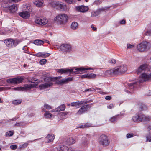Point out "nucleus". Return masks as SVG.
Listing matches in <instances>:
<instances>
[{"instance_id":"3","label":"nucleus","mask_w":151,"mask_h":151,"mask_svg":"<svg viewBox=\"0 0 151 151\" xmlns=\"http://www.w3.org/2000/svg\"><path fill=\"white\" fill-rule=\"evenodd\" d=\"M60 77L45 78L44 80L45 83L39 85V87L40 90H43L48 88L52 85L53 82L55 81L58 79H60Z\"/></svg>"},{"instance_id":"60","label":"nucleus","mask_w":151,"mask_h":151,"mask_svg":"<svg viewBox=\"0 0 151 151\" xmlns=\"http://www.w3.org/2000/svg\"><path fill=\"white\" fill-rule=\"evenodd\" d=\"M58 109V108H57L55 109L52 110V112H59Z\"/></svg>"},{"instance_id":"53","label":"nucleus","mask_w":151,"mask_h":151,"mask_svg":"<svg viewBox=\"0 0 151 151\" xmlns=\"http://www.w3.org/2000/svg\"><path fill=\"white\" fill-rule=\"evenodd\" d=\"M22 88L21 87H16L12 88V90H18V91H22Z\"/></svg>"},{"instance_id":"18","label":"nucleus","mask_w":151,"mask_h":151,"mask_svg":"<svg viewBox=\"0 0 151 151\" xmlns=\"http://www.w3.org/2000/svg\"><path fill=\"white\" fill-rule=\"evenodd\" d=\"M88 144V141L87 139L83 137L81 141V145L82 147H85Z\"/></svg>"},{"instance_id":"21","label":"nucleus","mask_w":151,"mask_h":151,"mask_svg":"<svg viewBox=\"0 0 151 151\" xmlns=\"http://www.w3.org/2000/svg\"><path fill=\"white\" fill-rule=\"evenodd\" d=\"M55 137L54 135L49 134L46 137V138L47 139V141L48 142H51L53 141Z\"/></svg>"},{"instance_id":"59","label":"nucleus","mask_w":151,"mask_h":151,"mask_svg":"<svg viewBox=\"0 0 151 151\" xmlns=\"http://www.w3.org/2000/svg\"><path fill=\"white\" fill-rule=\"evenodd\" d=\"M94 91V90H92V89L91 88H88V89H86L85 90V91Z\"/></svg>"},{"instance_id":"35","label":"nucleus","mask_w":151,"mask_h":151,"mask_svg":"<svg viewBox=\"0 0 151 151\" xmlns=\"http://www.w3.org/2000/svg\"><path fill=\"white\" fill-rule=\"evenodd\" d=\"M44 115L47 118H50L52 117V114L48 111H46Z\"/></svg>"},{"instance_id":"39","label":"nucleus","mask_w":151,"mask_h":151,"mask_svg":"<svg viewBox=\"0 0 151 151\" xmlns=\"http://www.w3.org/2000/svg\"><path fill=\"white\" fill-rule=\"evenodd\" d=\"M90 127V124H85L84 125H81L78 128H84L87 127Z\"/></svg>"},{"instance_id":"19","label":"nucleus","mask_w":151,"mask_h":151,"mask_svg":"<svg viewBox=\"0 0 151 151\" xmlns=\"http://www.w3.org/2000/svg\"><path fill=\"white\" fill-rule=\"evenodd\" d=\"M121 118L120 117L119 115H116L111 117L109 119V120L111 122H117L118 120Z\"/></svg>"},{"instance_id":"41","label":"nucleus","mask_w":151,"mask_h":151,"mask_svg":"<svg viewBox=\"0 0 151 151\" xmlns=\"http://www.w3.org/2000/svg\"><path fill=\"white\" fill-rule=\"evenodd\" d=\"M28 143H24L23 144L20 146V149H22L27 147L28 145Z\"/></svg>"},{"instance_id":"56","label":"nucleus","mask_w":151,"mask_h":151,"mask_svg":"<svg viewBox=\"0 0 151 151\" xmlns=\"http://www.w3.org/2000/svg\"><path fill=\"white\" fill-rule=\"evenodd\" d=\"M112 99V97L111 96H106L105 98V99L108 100H111Z\"/></svg>"},{"instance_id":"33","label":"nucleus","mask_w":151,"mask_h":151,"mask_svg":"<svg viewBox=\"0 0 151 151\" xmlns=\"http://www.w3.org/2000/svg\"><path fill=\"white\" fill-rule=\"evenodd\" d=\"M65 105L64 104H63L57 107L58 109L59 112L64 111L65 109Z\"/></svg>"},{"instance_id":"24","label":"nucleus","mask_w":151,"mask_h":151,"mask_svg":"<svg viewBox=\"0 0 151 151\" xmlns=\"http://www.w3.org/2000/svg\"><path fill=\"white\" fill-rule=\"evenodd\" d=\"M10 11L12 12H15L17 10V8L16 5H12L9 8Z\"/></svg>"},{"instance_id":"57","label":"nucleus","mask_w":151,"mask_h":151,"mask_svg":"<svg viewBox=\"0 0 151 151\" xmlns=\"http://www.w3.org/2000/svg\"><path fill=\"white\" fill-rule=\"evenodd\" d=\"M134 47V45H132L130 44L127 45V48H131Z\"/></svg>"},{"instance_id":"13","label":"nucleus","mask_w":151,"mask_h":151,"mask_svg":"<svg viewBox=\"0 0 151 151\" xmlns=\"http://www.w3.org/2000/svg\"><path fill=\"white\" fill-rule=\"evenodd\" d=\"M73 80V77H68L65 79H63L58 81L57 80L55 81V84L58 85H61L65 84L68 83L69 81H71Z\"/></svg>"},{"instance_id":"37","label":"nucleus","mask_w":151,"mask_h":151,"mask_svg":"<svg viewBox=\"0 0 151 151\" xmlns=\"http://www.w3.org/2000/svg\"><path fill=\"white\" fill-rule=\"evenodd\" d=\"M93 89L94 90H99V91H97V92L100 94H104L105 93L104 92L101 91V89L100 88H98L96 87L95 88H93Z\"/></svg>"},{"instance_id":"58","label":"nucleus","mask_w":151,"mask_h":151,"mask_svg":"<svg viewBox=\"0 0 151 151\" xmlns=\"http://www.w3.org/2000/svg\"><path fill=\"white\" fill-rule=\"evenodd\" d=\"M114 107V105L113 104H111L107 106V108L110 109H111Z\"/></svg>"},{"instance_id":"47","label":"nucleus","mask_w":151,"mask_h":151,"mask_svg":"<svg viewBox=\"0 0 151 151\" xmlns=\"http://www.w3.org/2000/svg\"><path fill=\"white\" fill-rule=\"evenodd\" d=\"M44 107L48 109H52V108L50 105L47 104H45L44 105Z\"/></svg>"},{"instance_id":"22","label":"nucleus","mask_w":151,"mask_h":151,"mask_svg":"<svg viewBox=\"0 0 151 151\" xmlns=\"http://www.w3.org/2000/svg\"><path fill=\"white\" fill-rule=\"evenodd\" d=\"M24 87H22V91H26L28 89H30L32 88V85L31 84H26L24 85Z\"/></svg>"},{"instance_id":"52","label":"nucleus","mask_w":151,"mask_h":151,"mask_svg":"<svg viewBox=\"0 0 151 151\" xmlns=\"http://www.w3.org/2000/svg\"><path fill=\"white\" fill-rule=\"evenodd\" d=\"M145 34L146 35L151 36V30L147 31L145 32Z\"/></svg>"},{"instance_id":"16","label":"nucleus","mask_w":151,"mask_h":151,"mask_svg":"<svg viewBox=\"0 0 151 151\" xmlns=\"http://www.w3.org/2000/svg\"><path fill=\"white\" fill-rule=\"evenodd\" d=\"M19 15L25 19H27L30 17V14L29 12L26 11L20 12L19 14Z\"/></svg>"},{"instance_id":"5","label":"nucleus","mask_w":151,"mask_h":151,"mask_svg":"<svg viewBox=\"0 0 151 151\" xmlns=\"http://www.w3.org/2000/svg\"><path fill=\"white\" fill-rule=\"evenodd\" d=\"M98 142L99 144L103 147L108 146L110 143L108 137L106 135L102 134L98 139Z\"/></svg>"},{"instance_id":"51","label":"nucleus","mask_w":151,"mask_h":151,"mask_svg":"<svg viewBox=\"0 0 151 151\" xmlns=\"http://www.w3.org/2000/svg\"><path fill=\"white\" fill-rule=\"evenodd\" d=\"M42 57L43 58H46V57H48L50 55V54L48 53H46L42 52Z\"/></svg>"},{"instance_id":"32","label":"nucleus","mask_w":151,"mask_h":151,"mask_svg":"<svg viewBox=\"0 0 151 151\" xmlns=\"http://www.w3.org/2000/svg\"><path fill=\"white\" fill-rule=\"evenodd\" d=\"M26 124L25 122H17L14 125V126L19 127L20 126H25Z\"/></svg>"},{"instance_id":"30","label":"nucleus","mask_w":151,"mask_h":151,"mask_svg":"<svg viewBox=\"0 0 151 151\" xmlns=\"http://www.w3.org/2000/svg\"><path fill=\"white\" fill-rule=\"evenodd\" d=\"M59 147L60 151H68V148L65 146L62 145Z\"/></svg>"},{"instance_id":"1","label":"nucleus","mask_w":151,"mask_h":151,"mask_svg":"<svg viewBox=\"0 0 151 151\" xmlns=\"http://www.w3.org/2000/svg\"><path fill=\"white\" fill-rule=\"evenodd\" d=\"M148 70V65L147 64H143L140 65L136 71L137 74H142L140 76L139 80L137 82L128 83V87L132 89L134 88H138L144 81L150 79L151 73L148 74L145 73V72Z\"/></svg>"},{"instance_id":"12","label":"nucleus","mask_w":151,"mask_h":151,"mask_svg":"<svg viewBox=\"0 0 151 151\" xmlns=\"http://www.w3.org/2000/svg\"><path fill=\"white\" fill-rule=\"evenodd\" d=\"M116 72L114 68L106 70L104 72V75L106 77L113 76L116 74Z\"/></svg>"},{"instance_id":"7","label":"nucleus","mask_w":151,"mask_h":151,"mask_svg":"<svg viewBox=\"0 0 151 151\" xmlns=\"http://www.w3.org/2000/svg\"><path fill=\"white\" fill-rule=\"evenodd\" d=\"M150 44L147 42H143L139 44L137 46L138 50L140 52L146 51L151 47Z\"/></svg>"},{"instance_id":"42","label":"nucleus","mask_w":151,"mask_h":151,"mask_svg":"<svg viewBox=\"0 0 151 151\" xmlns=\"http://www.w3.org/2000/svg\"><path fill=\"white\" fill-rule=\"evenodd\" d=\"M47 60L45 59H43L41 60L40 61V63L41 65H43L46 62Z\"/></svg>"},{"instance_id":"40","label":"nucleus","mask_w":151,"mask_h":151,"mask_svg":"<svg viewBox=\"0 0 151 151\" xmlns=\"http://www.w3.org/2000/svg\"><path fill=\"white\" fill-rule=\"evenodd\" d=\"M38 80L37 79L35 80V79L33 77H32L31 79H29L28 80V81L29 82H31L32 83H35V82H36V81H38Z\"/></svg>"},{"instance_id":"23","label":"nucleus","mask_w":151,"mask_h":151,"mask_svg":"<svg viewBox=\"0 0 151 151\" xmlns=\"http://www.w3.org/2000/svg\"><path fill=\"white\" fill-rule=\"evenodd\" d=\"M87 109L83 106L81 107L78 110L77 114L78 115H81L87 111Z\"/></svg>"},{"instance_id":"28","label":"nucleus","mask_w":151,"mask_h":151,"mask_svg":"<svg viewBox=\"0 0 151 151\" xmlns=\"http://www.w3.org/2000/svg\"><path fill=\"white\" fill-rule=\"evenodd\" d=\"M139 110L140 111L146 110L147 109V107L142 104H139Z\"/></svg>"},{"instance_id":"55","label":"nucleus","mask_w":151,"mask_h":151,"mask_svg":"<svg viewBox=\"0 0 151 151\" xmlns=\"http://www.w3.org/2000/svg\"><path fill=\"white\" fill-rule=\"evenodd\" d=\"M81 78H88L87 74L82 75L81 76Z\"/></svg>"},{"instance_id":"34","label":"nucleus","mask_w":151,"mask_h":151,"mask_svg":"<svg viewBox=\"0 0 151 151\" xmlns=\"http://www.w3.org/2000/svg\"><path fill=\"white\" fill-rule=\"evenodd\" d=\"M96 75L93 73H88V79L93 78L96 77Z\"/></svg>"},{"instance_id":"44","label":"nucleus","mask_w":151,"mask_h":151,"mask_svg":"<svg viewBox=\"0 0 151 151\" xmlns=\"http://www.w3.org/2000/svg\"><path fill=\"white\" fill-rule=\"evenodd\" d=\"M21 41L19 40H14V47H16L18 44H19Z\"/></svg>"},{"instance_id":"36","label":"nucleus","mask_w":151,"mask_h":151,"mask_svg":"<svg viewBox=\"0 0 151 151\" xmlns=\"http://www.w3.org/2000/svg\"><path fill=\"white\" fill-rule=\"evenodd\" d=\"M70 105L72 107H75L76 108H78L79 107L78 102L71 103Z\"/></svg>"},{"instance_id":"8","label":"nucleus","mask_w":151,"mask_h":151,"mask_svg":"<svg viewBox=\"0 0 151 151\" xmlns=\"http://www.w3.org/2000/svg\"><path fill=\"white\" fill-rule=\"evenodd\" d=\"M50 5L53 7L56 8L58 10H64L66 9L65 5H63L59 1H53L50 3Z\"/></svg>"},{"instance_id":"25","label":"nucleus","mask_w":151,"mask_h":151,"mask_svg":"<svg viewBox=\"0 0 151 151\" xmlns=\"http://www.w3.org/2000/svg\"><path fill=\"white\" fill-rule=\"evenodd\" d=\"M34 43L37 45H42L44 43V42L40 40H34Z\"/></svg>"},{"instance_id":"62","label":"nucleus","mask_w":151,"mask_h":151,"mask_svg":"<svg viewBox=\"0 0 151 151\" xmlns=\"http://www.w3.org/2000/svg\"><path fill=\"white\" fill-rule=\"evenodd\" d=\"M126 22L124 20H122L120 22V24H125Z\"/></svg>"},{"instance_id":"14","label":"nucleus","mask_w":151,"mask_h":151,"mask_svg":"<svg viewBox=\"0 0 151 151\" xmlns=\"http://www.w3.org/2000/svg\"><path fill=\"white\" fill-rule=\"evenodd\" d=\"M35 22L38 24L43 25L46 24L47 21L45 19H42L40 17L36 18L35 19Z\"/></svg>"},{"instance_id":"63","label":"nucleus","mask_w":151,"mask_h":151,"mask_svg":"<svg viewBox=\"0 0 151 151\" xmlns=\"http://www.w3.org/2000/svg\"><path fill=\"white\" fill-rule=\"evenodd\" d=\"M111 62L112 64H114L116 63V62L115 59H112L111 60Z\"/></svg>"},{"instance_id":"11","label":"nucleus","mask_w":151,"mask_h":151,"mask_svg":"<svg viewBox=\"0 0 151 151\" xmlns=\"http://www.w3.org/2000/svg\"><path fill=\"white\" fill-rule=\"evenodd\" d=\"M61 49L64 52H70L72 51L71 46L68 44H63L60 46Z\"/></svg>"},{"instance_id":"10","label":"nucleus","mask_w":151,"mask_h":151,"mask_svg":"<svg viewBox=\"0 0 151 151\" xmlns=\"http://www.w3.org/2000/svg\"><path fill=\"white\" fill-rule=\"evenodd\" d=\"M127 69V67L126 65H123L120 66L116 67L114 68V70L116 72V74L123 73L126 71Z\"/></svg>"},{"instance_id":"61","label":"nucleus","mask_w":151,"mask_h":151,"mask_svg":"<svg viewBox=\"0 0 151 151\" xmlns=\"http://www.w3.org/2000/svg\"><path fill=\"white\" fill-rule=\"evenodd\" d=\"M65 1L68 3H71L73 1V0H65Z\"/></svg>"},{"instance_id":"27","label":"nucleus","mask_w":151,"mask_h":151,"mask_svg":"<svg viewBox=\"0 0 151 151\" xmlns=\"http://www.w3.org/2000/svg\"><path fill=\"white\" fill-rule=\"evenodd\" d=\"M35 5L37 7H40L42 6V0H38L34 2Z\"/></svg>"},{"instance_id":"48","label":"nucleus","mask_w":151,"mask_h":151,"mask_svg":"<svg viewBox=\"0 0 151 151\" xmlns=\"http://www.w3.org/2000/svg\"><path fill=\"white\" fill-rule=\"evenodd\" d=\"M146 142H151V136L149 135H147L146 136Z\"/></svg>"},{"instance_id":"50","label":"nucleus","mask_w":151,"mask_h":151,"mask_svg":"<svg viewBox=\"0 0 151 151\" xmlns=\"http://www.w3.org/2000/svg\"><path fill=\"white\" fill-rule=\"evenodd\" d=\"M134 136L133 134L132 133H128L127 135V138H130L133 137Z\"/></svg>"},{"instance_id":"43","label":"nucleus","mask_w":151,"mask_h":151,"mask_svg":"<svg viewBox=\"0 0 151 151\" xmlns=\"http://www.w3.org/2000/svg\"><path fill=\"white\" fill-rule=\"evenodd\" d=\"M79 106L83 104H86L88 103V102H86V101H78Z\"/></svg>"},{"instance_id":"9","label":"nucleus","mask_w":151,"mask_h":151,"mask_svg":"<svg viewBox=\"0 0 151 151\" xmlns=\"http://www.w3.org/2000/svg\"><path fill=\"white\" fill-rule=\"evenodd\" d=\"M23 79L21 77H17L12 79H8L7 82L9 83L17 84L20 83L22 82Z\"/></svg>"},{"instance_id":"46","label":"nucleus","mask_w":151,"mask_h":151,"mask_svg":"<svg viewBox=\"0 0 151 151\" xmlns=\"http://www.w3.org/2000/svg\"><path fill=\"white\" fill-rule=\"evenodd\" d=\"M17 147V146L15 145H13L10 146V148L12 150H14L16 149Z\"/></svg>"},{"instance_id":"38","label":"nucleus","mask_w":151,"mask_h":151,"mask_svg":"<svg viewBox=\"0 0 151 151\" xmlns=\"http://www.w3.org/2000/svg\"><path fill=\"white\" fill-rule=\"evenodd\" d=\"M23 50L25 51L24 52L28 54H30V52L28 51V47L26 46H25L23 47Z\"/></svg>"},{"instance_id":"2","label":"nucleus","mask_w":151,"mask_h":151,"mask_svg":"<svg viewBox=\"0 0 151 151\" xmlns=\"http://www.w3.org/2000/svg\"><path fill=\"white\" fill-rule=\"evenodd\" d=\"M92 70V68H85L84 67H81L77 68L73 70L68 69H58V72L61 74L64 73L65 74H71L73 73L76 74H81L83 73V72L85 70Z\"/></svg>"},{"instance_id":"29","label":"nucleus","mask_w":151,"mask_h":151,"mask_svg":"<svg viewBox=\"0 0 151 151\" xmlns=\"http://www.w3.org/2000/svg\"><path fill=\"white\" fill-rule=\"evenodd\" d=\"M101 10H102L101 9H99L98 11L93 12H92L91 16L92 17H94L98 16L99 15L100 12Z\"/></svg>"},{"instance_id":"6","label":"nucleus","mask_w":151,"mask_h":151,"mask_svg":"<svg viewBox=\"0 0 151 151\" xmlns=\"http://www.w3.org/2000/svg\"><path fill=\"white\" fill-rule=\"evenodd\" d=\"M68 19V17L66 14H62L57 16L55 20L60 24H63L66 23Z\"/></svg>"},{"instance_id":"26","label":"nucleus","mask_w":151,"mask_h":151,"mask_svg":"<svg viewBox=\"0 0 151 151\" xmlns=\"http://www.w3.org/2000/svg\"><path fill=\"white\" fill-rule=\"evenodd\" d=\"M78 25L76 22H73L71 24V27L72 29L75 30L78 28Z\"/></svg>"},{"instance_id":"31","label":"nucleus","mask_w":151,"mask_h":151,"mask_svg":"<svg viewBox=\"0 0 151 151\" xmlns=\"http://www.w3.org/2000/svg\"><path fill=\"white\" fill-rule=\"evenodd\" d=\"M22 101V99H19L13 101L12 102V103L14 104L18 105L21 103Z\"/></svg>"},{"instance_id":"45","label":"nucleus","mask_w":151,"mask_h":151,"mask_svg":"<svg viewBox=\"0 0 151 151\" xmlns=\"http://www.w3.org/2000/svg\"><path fill=\"white\" fill-rule=\"evenodd\" d=\"M42 52H39L38 53H36V54H34V56H36V57H42Z\"/></svg>"},{"instance_id":"4","label":"nucleus","mask_w":151,"mask_h":151,"mask_svg":"<svg viewBox=\"0 0 151 151\" xmlns=\"http://www.w3.org/2000/svg\"><path fill=\"white\" fill-rule=\"evenodd\" d=\"M150 119L149 116H145L143 114H137L132 117L133 120L135 122H140L142 121H149Z\"/></svg>"},{"instance_id":"15","label":"nucleus","mask_w":151,"mask_h":151,"mask_svg":"<svg viewBox=\"0 0 151 151\" xmlns=\"http://www.w3.org/2000/svg\"><path fill=\"white\" fill-rule=\"evenodd\" d=\"M6 46L9 48L14 47V40L11 39H7L4 40Z\"/></svg>"},{"instance_id":"54","label":"nucleus","mask_w":151,"mask_h":151,"mask_svg":"<svg viewBox=\"0 0 151 151\" xmlns=\"http://www.w3.org/2000/svg\"><path fill=\"white\" fill-rule=\"evenodd\" d=\"M84 107L87 109V110H88V108H90L91 107V104H87L83 106Z\"/></svg>"},{"instance_id":"20","label":"nucleus","mask_w":151,"mask_h":151,"mask_svg":"<svg viewBox=\"0 0 151 151\" xmlns=\"http://www.w3.org/2000/svg\"><path fill=\"white\" fill-rule=\"evenodd\" d=\"M76 142V139L72 137L67 139L66 143L67 145H70Z\"/></svg>"},{"instance_id":"64","label":"nucleus","mask_w":151,"mask_h":151,"mask_svg":"<svg viewBox=\"0 0 151 151\" xmlns=\"http://www.w3.org/2000/svg\"><path fill=\"white\" fill-rule=\"evenodd\" d=\"M60 148H59V147H57L56 148H55L54 150V151H60Z\"/></svg>"},{"instance_id":"49","label":"nucleus","mask_w":151,"mask_h":151,"mask_svg":"<svg viewBox=\"0 0 151 151\" xmlns=\"http://www.w3.org/2000/svg\"><path fill=\"white\" fill-rule=\"evenodd\" d=\"M14 134V133L11 131H9L6 132V134L9 136H11Z\"/></svg>"},{"instance_id":"17","label":"nucleus","mask_w":151,"mask_h":151,"mask_svg":"<svg viewBox=\"0 0 151 151\" xmlns=\"http://www.w3.org/2000/svg\"><path fill=\"white\" fill-rule=\"evenodd\" d=\"M78 10L82 12H84L87 11L88 9V8L87 6H78L76 7Z\"/></svg>"}]
</instances>
